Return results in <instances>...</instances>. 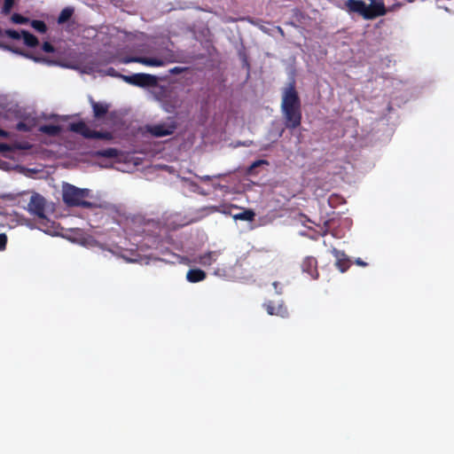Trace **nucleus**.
Listing matches in <instances>:
<instances>
[{
	"mask_svg": "<svg viewBox=\"0 0 454 454\" xmlns=\"http://www.w3.org/2000/svg\"><path fill=\"white\" fill-rule=\"evenodd\" d=\"M91 196L90 189L78 188L74 184H65L62 187L63 202L70 207H77L82 208H95L97 204L87 199Z\"/></svg>",
	"mask_w": 454,
	"mask_h": 454,
	"instance_id": "1",
	"label": "nucleus"
},
{
	"mask_svg": "<svg viewBox=\"0 0 454 454\" xmlns=\"http://www.w3.org/2000/svg\"><path fill=\"white\" fill-rule=\"evenodd\" d=\"M46 200L39 193H34L29 200L27 209V211L36 216L39 222V229L47 231L53 224L45 215Z\"/></svg>",
	"mask_w": 454,
	"mask_h": 454,
	"instance_id": "2",
	"label": "nucleus"
},
{
	"mask_svg": "<svg viewBox=\"0 0 454 454\" xmlns=\"http://www.w3.org/2000/svg\"><path fill=\"white\" fill-rule=\"evenodd\" d=\"M69 130L80 134L85 138L102 140H111L113 138L111 132L92 130L82 121L70 123Z\"/></svg>",
	"mask_w": 454,
	"mask_h": 454,
	"instance_id": "3",
	"label": "nucleus"
},
{
	"mask_svg": "<svg viewBox=\"0 0 454 454\" xmlns=\"http://www.w3.org/2000/svg\"><path fill=\"white\" fill-rule=\"evenodd\" d=\"M176 61L175 54L172 51H168L166 55L161 58L153 57H127L123 59V63H139L147 67H164L168 63H174Z\"/></svg>",
	"mask_w": 454,
	"mask_h": 454,
	"instance_id": "4",
	"label": "nucleus"
},
{
	"mask_svg": "<svg viewBox=\"0 0 454 454\" xmlns=\"http://www.w3.org/2000/svg\"><path fill=\"white\" fill-rule=\"evenodd\" d=\"M297 108H301V103L295 89V82L293 81L283 90L281 110Z\"/></svg>",
	"mask_w": 454,
	"mask_h": 454,
	"instance_id": "5",
	"label": "nucleus"
},
{
	"mask_svg": "<svg viewBox=\"0 0 454 454\" xmlns=\"http://www.w3.org/2000/svg\"><path fill=\"white\" fill-rule=\"evenodd\" d=\"M125 82L137 87H151L157 84L156 76L149 74L138 73L132 75L118 74Z\"/></svg>",
	"mask_w": 454,
	"mask_h": 454,
	"instance_id": "6",
	"label": "nucleus"
},
{
	"mask_svg": "<svg viewBox=\"0 0 454 454\" xmlns=\"http://www.w3.org/2000/svg\"><path fill=\"white\" fill-rule=\"evenodd\" d=\"M285 119V126L288 129H294L301 126L302 114L301 108L281 110Z\"/></svg>",
	"mask_w": 454,
	"mask_h": 454,
	"instance_id": "7",
	"label": "nucleus"
},
{
	"mask_svg": "<svg viewBox=\"0 0 454 454\" xmlns=\"http://www.w3.org/2000/svg\"><path fill=\"white\" fill-rule=\"evenodd\" d=\"M176 129L175 122L171 123H158L148 126V132L155 137H162L172 135Z\"/></svg>",
	"mask_w": 454,
	"mask_h": 454,
	"instance_id": "8",
	"label": "nucleus"
},
{
	"mask_svg": "<svg viewBox=\"0 0 454 454\" xmlns=\"http://www.w3.org/2000/svg\"><path fill=\"white\" fill-rule=\"evenodd\" d=\"M302 273H306L311 279H317L319 274L317 270V261L313 256H307L301 264Z\"/></svg>",
	"mask_w": 454,
	"mask_h": 454,
	"instance_id": "9",
	"label": "nucleus"
},
{
	"mask_svg": "<svg viewBox=\"0 0 454 454\" xmlns=\"http://www.w3.org/2000/svg\"><path fill=\"white\" fill-rule=\"evenodd\" d=\"M371 4H366L365 20H372L386 14V7L382 2H376V0H371Z\"/></svg>",
	"mask_w": 454,
	"mask_h": 454,
	"instance_id": "10",
	"label": "nucleus"
},
{
	"mask_svg": "<svg viewBox=\"0 0 454 454\" xmlns=\"http://www.w3.org/2000/svg\"><path fill=\"white\" fill-rule=\"evenodd\" d=\"M346 6L348 12L358 13L364 19H365L366 4L363 0H347Z\"/></svg>",
	"mask_w": 454,
	"mask_h": 454,
	"instance_id": "11",
	"label": "nucleus"
},
{
	"mask_svg": "<svg viewBox=\"0 0 454 454\" xmlns=\"http://www.w3.org/2000/svg\"><path fill=\"white\" fill-rule=\"evenodd\" d=\"M90 102L93 110V116L96 119H101L106 116L109 110V105L106 103L96 102L92 98H90Z\"/></svg>",
	"mask_w": 454,
	"mask_h": 454,
	"instance_id": "12",
	"label": "nucleus"
},
{
	"mask_svg": "<svg viewBox=\"0 0 454 454\" xmlns=\"http://www.w3.org/2000/svg\"><path fill=\"white\" fill-rule=\"evenodd\" d=\"M264 307L269 315L280 317L287 315V309L283 304L276 305L273 301H268Z\"/></svg>",
	"mask_w": 454,
	"mask_h": 454,
	"instance_id": "13",
	"label": "nucleus"
},
{
	"mask_svg": "<svg viewBox=\"0 0 454 454\" xmlns=\"http://www.w3.org/2000/svg\"><path fill=\"white\" fill-rule=\"evenodd\" d=\"M333 254L336 258V266L341 272H345L350 266V262L347 258L344 252H340L337 249L333 250Z\"/></svg>",
	"mask_w": 454,
	"mask_h": 454,
	"instance_id": "14",
	"label": "nucleus"
},
{
	"mask_svg": "<svg viewBox=\"0 0 454 454\" xmlns=\"http://www.w3.org/2000/svg\"><path fill=\"white\" fill-rule=\"evenodd\" d=\"M218 251H209L198 256L195 262L200 263L203 266H210L215 262L219 255Z\"/></svg>",
	"mask_w": 454,
	"mask_h": 454,
	"instance_id": "15",
	"label": "nucleus"
},
{
	"mask_svg": "<svg viewBox=\"0 0 454 454\" xmlns=\"http://www.w3.org/2000/svg\"><path fill=\"white\" fill-rule=\"evenodd\" d=\"M207 278V274L200 269H191L187 271L186 279L191 283H198L203 281Z\"/></svg>",
	"mask_w": 454,
	"mask_h": 454,
	"instance_id": "16",
	"label": "nucleus"
},
{
	"mask_svg": "<svg viewBox=\"0 0 454 454\" xmlns=\"http://www.w3.org/2000/svg\"><path fill=\"white\" fill-rule=\"evenodd\" d=\"M39 131L54 137L58 136L61 132V127L59 125L45 124L39 127Z\"/></svg>",
	"mask_w": 454,
	"mask_h": 454,
	"instance_id": "17",
	"label": "nucleus"
},
{
	"mask_svg": "<svg viewBox=\"0 0 454 454\" xmlns=\"http://www.w3.org/2000/svg\"><path fill=\"white\" fill-rule=\"evenodd\" d=\"M21 35H22V37H23V41H24V43L28 46V47H35L38 45L39 43V41L37 39L36 36H35L33 34L26 31V30H22L21 31Z\"/></svg>",
	"mask_w": 454,
	"mask_h": 454,
	"instance_id": "18",
	"label": "nucleus"
},
{
	"mask_svg": "<svg viewBox=\"0 0 454 454\" xmlns=\"http://www.w3.org/2000/svg\"><path fill=\"white\" fill-rule=\"evenodd\" d=\"M255 213L252 209H244L242 212L236 214L233 218L235 220L252 222L254 220Z\"/></svg>",
	"mask_w": 454,
	"mask_h": 454,
	"instance_id": "19",
	"label": "nucleus"
},
{
	"mask_svg": "<svg viewBox=\"0 0 454 454\" xmlns=\"http://www.w3.org/2000/svg\"><path fill=\"white\" fill-rule=\"evenodd\" d=\"M73 14H74V8H72V7L64 8L60 12V13L58 17V20H57L58 23L64 24V23L67 22L71 19Z\"/></svg>",
	"mask_w": 454,
	"mask_h": 454,
	"instance_id": "20",
	"label": "nucleus"
},
{
	"mask_svg": "<svg viewBox=\"0 0 454 454\" xmlns=\"http://www.w3.org/2000/svg\"><path fill=\"white\" fill-rule=\"evenodd\" d=\"M31 27L41 34L47 32V26L44 21L39 20H33L31 21Z\"/></svg>",
	"mask_w": 454,
	"mask_h": 454,
	"instance_id": "21",
	"label": "nucleus"
},
{
	"mask_svg": "<svg viewBox=\"0 0 454 454\" xmlns=\"http://www.w3.org/2000/svg\"><path fill=\"white\" fill-rule=\"evenodd\" d=\"M24 148H26V147L22 146L20 144H15L13 145H11L9 144L0 143V153H10V152H13L16 149H24Z\"/></svg>",
	"mask_w": 454,
	"mask_h": 454,
	"instance_id": "22",
	"label": "nucleus"
},
{
	"mask_svg": "<svg viewBox=\"0 0 454 454\" xmlns=\"http://www.w3.org/2000/svg\"><path fill=\"white\" fill-rule=\"evenodd\" d=\"M98 156L105 157V158H115L118 156L119 152L115 148H107L101 151H98L97 153Z\"/></svg>",
	"mask_w": 454,
	"mask_h": 454,
	"instance_id": "23",
	"label": "nucleus"
},
{
	"mask_svg": "<svg viewBox=\"0 0 454 454\" xmlns=\"http://www.w3.org/2000/svg\"><path fill=\"white\" fill-rule=\"evenodd\" d=\"M262 165H269V162L266 160H257L254 161L247 170V175L257 174L255 172V168H257L258 167H260Z\"/></svg>",
	"mask_w": 454,
	"mask_h": 454,
	"instance_id": "24",
	"label": "nucleus"
},
{
	"mask_svg": "<svg viewBox=\"0 0 454 454\" xmlns=\"http://www.w3.org/2000/svg\"><path fill=\"white\" fill-rule=\"evenodd\" d=\"M11 20L15 24H27L29 21L27 18L19 13H13L11 17Z\"/></svg>",
	"mask_w": 454,
	"mask_h": 454,
	"instance_id": "25",
	"label": "nucleus"
},
{
	"mask_svg": "<svg viewBox=\"0 0 454 454\" xmlns=\"http://www.w3.org/2000/svg\"><path fill=\"white\" fill-rule=\"evenodd\" d=\"M14 2L15 0H4V6L2 8V13L8 15L13 7Z\"/></svg>",
	"mask_w": 454,
	"mask_h": 454,
	"instance_id": "26",
	"label": "nucleus"
},
{
	"mask_svg": "<svg viewBox=\"0 0 454 454\" xmlns=\"http://www.w3.org/2000/svg\"><path fill=\"white\" fill-rule=\"evenodd\" d=\"M5 35L14 40H19L21 37V35L14 29H6Z\"/></svg>",
	"mask_w": 454,
	"mask_h": 454,
	"instance_id": "27",
	"label": "nucleus"
},
{
	"mask_svg": "<svg viewBox=\"0 0 454 454\" xmlns=\"http://www.w3.org/2000/svg\"><path fill=\"white\" fill-rule=\"evenodd\" d=\"M42 50L47 53H52L55 51L53 45L49 42H44L43 43Z\"/></svg>",
	"mask_w": 454,
	"mask_h": 454,
	"instance_id": "28",
	"label": "nucleus"
},
{
	"mask_svg": "<svg viewBox=\"0 0 454 454\" xmlns=\"http://www.w3.org/2000/svg\"><path fill=\"white\" fill-rule=\"evenodd\" d=\"M7 236L4 233L0 234V251H3L6 247Z\"/></svg>",
	"mask_w": 454,
	"mask_h": 454,
	"instance_id": "29",
	"label": "nucleus"
},
{
	"mask_svg": "<svg viewBox=\"0 0 454 454\" xmlns=\"http://www.w3.org/2000/svg\"><path fill=\"white\" fill-rule=\"evenodd\" d=\"M184 71L183 67H175L169 70V73L172 74H179Z\"/></svg>",
	"mask_w": 454,
	"mask_h": 454,
	"instance_id": "30",
	"label": "nucleus"
},
{
	"mask_svg": "<svg viewBox=\"0 0 454 454\" xmlns=\"http://www.w3.org/2000/svg\"><path fill=\"white\" fill-rule=\"evenodd\" d=\"M17 129L19 130H23V131H27L28 130L27 125L25 123H23V122H19L18 125H17Z\"/></svg>",
	"mask_w": 454,
	"mask_h": 454,
	"instance_id": "31",
	"label": "nucleus"
},
{
	"mask_svg": "<svg viewBox=\"0 0 454 454\" xmlns=\"http://www.w3.org/2000/svg\"><path fill=\"white\" fill-rule=\"evenodd\" d=\"M279 286H280V284L278 282H277V281L273 283V286H274V288H275V290H276V292L278 294H281L282 293V291H281L282 288Z\"/></svg>",
	"mask_w": 454,
	"mask_h": 454,
	"instance_id": "32",
	"label": "nucleus"
},
{
	"mask_svg": "<svg viewBox=\"0 0 454 454\" xmlns=\"http://www.w3.org/2000/svg\"><path fill=\"white\" fill-rule=\"evenodd\" d=\"M356 263L357 265H359V266H362V267H365V266L367 265V263H366V262H364L362 259H360V258H357V259L356 260Z\"/></svg>",
	"mask_w": 454,
	"mask_h": 454,
	"instance_id": "33",
	"label": "nucleus"
},
{
	"mask_svg": "<svg viewBox=\"0 0 454 454\" xmlns=\"http://www.w3.org/2000/svg\"><path fill=\"white\" fill-rule=\"evenodd\" d=\"M0 137H9V133L2 129H0Z\"/></svg>",
	"mask_w": 454,
	"mask_h": 454,
	"instance_id": "34",
	"label": "nucleus"
},
{
	"mask_svg": "<svg viewBox=\"0 0 454 454\" xmlns=\"http://www.w3.org/2000/svg\"><path fill=\"white\" fill-rule=\"evenodd\" d=\"M211 179H212V178H211V176H201V177H200V180H201V181H204V182H206V181H211Z\"/></svg>",
	"mask_w": 454,
	"mask_h": 454,
	"instance_id": "35",
	"label": "nucleus"
},
{
	"mask_svg": "<svg viewBox=\"0 0 454 454\" xmlns=\"http://www.w3.org/2000/svg\"><path fill=\"white\" fill-rule=\"evenodd\" d=\"M277 30L281 35L282 37H285V32L281 27H277Z\"/></svg>",
	"mask_w": 454,
	"mask_h": 454,
	"instance_id": "36",
	"label": "nucleus"
},
{
	"mask_svg": "<svg viewBox=\"0 0 454 454\" xmlns=\"http://www.w3.org/2000/svg\"><path fill=\"white\" fill-rule=\"evenodd\" d=\"M252 143H253L252 141L244 142L242 145H245V146H249Z\"/></svg>",
	"mask_w": 454,
	"mask_h": 454,
	"instance_id": "37",
	"label": "nucleus"
}]
</instances>
